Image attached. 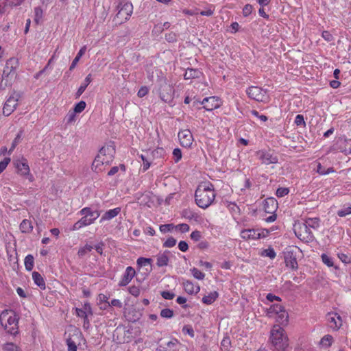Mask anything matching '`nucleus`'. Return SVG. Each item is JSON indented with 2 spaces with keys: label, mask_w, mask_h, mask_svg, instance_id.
Instances as JSON below:
<instances>
[{
  "label": "nucleus",
  "mask_w": 351,
  "mask_h": 351,
  "mask_svg": "<svg viewBox=\"0 0 351 351\" xmlns=\"http://www.w3.org/2000/svg\"><path fill=\"white\" fill-rule=\"evenodd\" d=\"M216 197L214 185L210 182H200L195 191V202L198 207L206 209L212 205Z\"/></svg>",
  "instance_id": "f257e3e1"
},
{
  "label": "nucleus",
  "mask_w": 351,
  "mask_h": 351,
  "mask_svg": "<svg viewBox=\"0 0 351 351\" xmlns=\"http://www.w3.org/2000/svg\"><path fill=\"white\" fill-rule=\"evenodd\" d=\"M114 154L115 146L113 143L104 145L92 163V170L97 173L104 171L105 166L109 165L113 161Z\"/></svg>",
  "instance_id": "f03ea898"
},
{
  "label": "nucleus",
  "mask_w": 351,
  "mask_h": 351,
  "mask_svg": "<svg viewBox=\"0 0 351 351\" xmlns=\"http://www.w3.org/2000/svg\"><path fill=\"white\" fill-rule=\"evenodd\" d=\"M269 341L277 351H287L289 340L285 330L279 325L273 326L270 331Z\"/></svg>",
  "instance_id": "7ed1b4c3"
},
{
  "label": "nucleus",
  "mask_w": 351,
  "mask_h": 351,
  "mask_svg": "<svg viewBox=\"0 0 351 351\" xmlns=\"http://www.w3.org/2000/svg\"><path fill=\"white\" fill-rule=\"evenodd\" d=\"M19 321V316L13 310L5 309L0 314V324L10 335L18 334Z\"/></svg>",
  "instance_id": "20e7f679"
},
{
  "label": "nucleus",
  "mask_w": 351,
  "mask_h": 351,
  "mask_svg": "<svg viewBox=\"0 0 351 351\" xmlns=\"http://www.w3.org/2000/svg\"><path fill=\"white\" fill-rule=\"evenodd\" d=\"M19 67V61L14 58H11L6 61L2 74L1 86L5 88L10 86L16 78V71Z\"/></svg>",
  "instance_id": "39448f33"
},
{
  "label": "nucleus",
  "mask_w": 351,
  "mask_h": 351,
  "mask_svg": "<svg viewBox=\"0 0 351 351\" xmlns=\"http://www.w3.org/2000/svg\"><path fill=\"white\" fill-rule=\"evenodd\" d=\"M80 213L82 217L73 224L72 230H78L83 227L93 224L100 215L99 211H93L89 207L83 208Z\"/></svg>",
  "instance_id": "423d86ee"
},
{
  "label": "nucleus",
  "mask_w": 351,
  "mask_h": 351,
  "mask_svg": "<svg viewBox=\"0 0 351 351\" xmlns=\"http://www.w3.org/2000/svg\"><path fill=\"white\" fill-rule=\"evenodd\" d=\"M13 166L16 174L19 176L27 179L29 182L35 180L34 176L31 173L27 159L24 156L14 160Z\"/></svg>",
  "instance_id": "0eeeda50"
},
{
  "label": "nucleus",
  "mask_w": 351,
  "mask_h": 351,
  "mask_svg": "<svg viewBox=\"0 0 351 351\" xmlns=\"http://www.w3.org/2000/svg\"><path fill=\"white\" fill-rule=\"evenodd\" d=\"M174 88L167 79L161 80L159 82L158 93L160 99L165 103H171L174 97Z\"/></svg>",
  "instance_id": "6e6552de"
},
{
  "label": "nucleus",
  "mask_w": 351,
  "mask_h": 351,
  "mask_svg": "<svg viewBox=\"0 0 351 351\" xmlns=\"http://www.w3.org/2000/svg\"><path fill=\"white\" fill-rule=\"evenodd\" d=\"M270 231L265 228L245 229L241 232V237L244 240H256L267 237Z\"/></svg>",
  "instance_id": "1a4fd4ad"
},
{
  "label": "nucleus",
  "mask_w": 351,
  "mask_h": 351,
  "mask_svg": "<svg viewBox=\"0 0 351 351\" xmlns=\"http://www.w3.org/2000/svg\"><path fill=\"white\" fill-rule=\"evenodd\" d=\"M269 313L271 316L276 315V322L280 324H287L289 315L285 307L280 304H275L270 306Z\"/></svg>",
  "instance_id": "9d476101"
},
{
  "label": "nucleus",
  "mask_w": 351,
  "mask_h": 351,
  "mask_svg": "<svg viewBox=\"0 0 351 351\" xmlns=\"http://www.w3.org/2000/svg\"><path fill=\"white\" fill-rule=\"evenodd\" d=\"M247 96L256 101L266 103L269 97L266 90L256 86H251L246 90Z\"/></svg>",
  "instance_id": "9b49d317"
},
{
  "label": "nucleus",
  "mask_w": 351,
  "mask_h": 351,
  "mask_svg": "<svg viewBox=\"0 0 351 351\" xmlns=\"http://www.w3.org/2000/svg\"><path fill=\"white\" fill-rule=\"evenodd\" d=\"M83 335L81 331L77 328H73L69 333V337L66 338V345L68 346V351H77V346L80 344Z\"/></svg>",
  "instance_id": "f8f14e48"
},
{
  "label": "nucleus",
  "mask_w": 351,
  "mask_h": 351,
  "mask_svg": "<svg viewBox=\"0 0 351 351\" xmlns=\"http://www.w3.org/2000/svg\"><path fill=\"white\" fill-rule=\"evenodd\" d=\"M20 97V94L15 91L10 95L3 108V114L5 116H10L15 110L18 106V101Z\"/></svg>",
  "instance_id": "ddd939ff"
},
{
  "label": "nucleus",
  "mask_w": 351,
  "mask_h": 351,
  "mask_svg": "<svg viewBox=\"0 0 351 351\" xmlns=\"http://www.w3.org/2000/svg\"><path fill=\"white\" fill-rule=\"evenodd\" d=\"M294 231L296 237L302 241H311L314 237L311 230L304 223L295 226Z\"/></svg>",
  "instance_id": "4468645a"
},
{
  "label": "nucleus",
  "mask_w": 351,
  "mask_h": 351,
  "mask_svg": "<svg viewBox=\"0 0 351 351\" xmlns=\"http://www.w3.org/2000/svg\"><path fill=\"white\" fill-rule=\"evenodd\" d=\"M194 104H200L203 105V108L207 111H212L217 109L222 105V101L220 97L217 96H211L205 97L202 101H194Z\"/></svg>",
  "instance_id": "2eb2a0df"
},
{
  "label": "nucleus",
  "mask_w": 351,
  "mask_h": 351,
  "mask_svg": "<svg viewBox=\"0 0 351 351\" xmlns=\"http://www.w3.org/2000/svg\"><path fill=\"white\" fill-rule=\"evenodd\" d=\"M178 137L180 145L184 147H191L194 142L193 136L191 132L188 129L180 130Z\"/></svg>",
  "instance_id": "dca6fc26"
},
{
  "label": "nucleus",
  "mask_w": 351,
  "mask_h": 351,
  "mask_svg": "<svg viewBox=\"0 0 351 351\" xmlns=\"http://www.w3.org/2000/svg\"><path fill=\"white\" fill-rule=\"evenodd\" d=\"M256 154L261 162L266 165L276 164L278 161L276 156L267 151L260 150L257 152Z\"/></svg>",
  "instance_id": "f3484780"
},
{
  "label": "nucleus",
  "mask_w": 351,
  "mask_h": 351,
  "mask_svg": "<svg viewBox=\"0 0 351 351\" xmlns=\"http://www.w3.org/2000/svg\"><path fill=\"white\" fill-rule=\"evenodd\" d=\"M326 319L329 327L335 330H339L342 326V319L337 313H328L326 315Z\"/></svg>",
  "instance_id": "a211bd4d"
},
{
  "label": "nucleus",
  "mask_w": 351,
  "mask_h": 351,
  "mask_svg": "<svg viewBox=\"0 0 351 351\" xmlns=\"http://www.w3.org/2000/svg\"><path fill=\"white\" fill-rule=\"evenodd\" d=\"M135 275V269L131 266L127 267L121 280L119 282V285L120 287L128 285L132 281Z\"/></svg>",
  "instance_id": "6ab92c4d"
},
{
  "label": "nucleus",
  "mask_w": 351,
  "mask_h": 351,
  "mask_svg": "<svg viewBox=\"0 0 351 351\" xmlns=\"http://www.w3.org/2000/svg\"><path fill=\"white\" fill-rule=\"evenodd\" d=\"M133 12V5L132 3H124L119 10L117 16L122 21H127L130 19Z\"/></svg>",
  "instance_id": "aec40b11"
},
{
  "label": "nucleus",
  "mask_w": 351,
  "mask_h": 351,
  "mask_svg": "<svg viewBox=\"0 0 351 351\" xmlns=\"http://www.w3.org/2000/svg\"><path fill=\"white\" fill-rule=\"evenodd\" d=\"M285 263L287 267L296 270L298 267V261L293 252L287 251L284 255Z\"/></svg>",
  "instance_id": "412c9836"
},
{
  "label": "nucleus",
  "mask_w": 351,
  "mask_h": 351,
  "mask_svg": "<svg viewBox=\"0 0 351 351\" xmlns=\"http://www.w3.org/2000/svg\"><path fill=\"white\" fill-rule=\"evenodd\" d=\"M278 208V202L274 197H269L265 199L263 202V209L265 213L274 214Z\"/></svg>",
  "instance_id": "4be33fe9"
},
{
  "label": "nucleus",
  "mask_w": 351,
  "mask_h": 351,
  "mask_svg": "<svg viewBox=\"0 0 351 351\" xmlns=\"http://www.w3.org/2000/svg\"><path fill=\"white\" fill-rule=\"evenodd\" d=\"M184 291L189 295L197 294L200 291L198 285H195L192 281L185 280L182 282Z\"/></svg>",
  "instance_id": "5701e85b"
},
{
  "label": "nucleus",
  "mask_w": 351,
  "mask_h": 351,
  "mask_svg": "<svg viewBox=\"0 0 351 351\" xmlns=\"http://www.w3.org/2000/svg\"><path fill=\"white\" fill-rule=\"evenodd\" d=\"M121 208L120 207H117L113 209H110L106 211L104 215L101 216L99 222L102 223L106 221H110L113 218L116 217L121 213Z\"/></svg>",
  "instance_id": "b1692460"
},
{
  "label": "nucleus",
  "mask_w": 351,
  "mask_h": 351,
  "mask_svg": "<svg viewBox=\"0 0 351 351\" xmlns=\"http://www.w3.org/2000/svg\"><path fill=\"white\" fill-rule=\"evenodd\" d=\"M170 252L168 250L165 251L163 253H160L156 256V265L159 267L168 265L169 262Z\"/></svg>",
  "instance_id": "393cba45"
},
{
  "label": "nucleus",
  "mask_w": 351,
  "mask_h": 351,
  "mask_svg": "<svg viewBox=\"0 0 351 351\" xmlns=\"http://www.w3.org/2000/svg\"><path fill=\"white\" fill-rule=\"evenodd\" d=\"M203 75L202 72L196 69H188L185 71L184 78L185 80H191L195 78H199Z\"/></svg>",
  "instance_id": "a878e982"
},
{
  "label": "nucleus",
  "mask_w": 351,
  "mask_h": 351,
  "mask_svg": "<svg viewBox=\"0 0 351 351\" xmlns=\"http://www.w3.org/2000/svg\"><path fill=\"white\" fill-rule=\"evenodd\" d=\"M218 298V292L214 291L213 292L209 293L207 295L204 296L202 299V302L206 305H210L213 304Z\"/></svg>",
  "instance_id": "bb28decb"
},
{
  "label": "nucleus",
  "mask_w": 351,
  "mask_h": 351,
  "mask_svg": "<svg viewBox=\"0 0 351 351\" xmlns=\"http://www.w3.org/2000/svg\"><path fill=\"white\" fill-rule=\"evenodd\" d=\"M32 278L34 283L38 286L41 289L44 290L46 288L45 282L43 276L37 271L32 273Z\"/></svg>",
  "instance_id": "cd10ccee"
},
{
  "label": "nucleus",
  "mask_w": 351,
  "mask_h": 351,
  "mask_svg": "<svg viewBox=\"0 0 351 351\" xmlns=\"http://www.w3.org/2000/svg\"><path fill=\"white\" fill-rule=\"evenodd\" d=\"M91 82H92L91 74H88L86 77L84 82L79 87V88H78V90H77V91L76 93V97H79L85 91L86 88L90 84Z\"/></svg>",
  "instance_id": "c85d7f7f"
},
{
  "label": "nucleus",
  "mask_w": 351,
  "mask_h": 351,
  "mask_svg": "<svg viewBox=\"0 0 351 351\" xmlns=\"http://www.w3.org/2000/svg\"><path fill=\"white\" fill-rule=\"evenodd\" d=\"M19 228L23 233H29L33 230V226L29 220L23 219L20 223Z\"/></svg>",
  "instance_id": "c756f323"
},
{
  "label": "nucleus",
  "mask_w": 351,
  "mask_h": 351,
  "mask_svg": "<svg viewBox=\"0 0 351 351\" xmlns=\"http://www.w3.org/2000/svg\"><path fill=\"white\" fill-rule=\"evenodd\" d=\"M333 341L334 339L332 335H326L321 339L319 341V345L321 347L324 348H328L330 346H331L332 343H333Z\"/></svg>",
  "instance_id": "7c9ffc66"
},
{
  "label": "nucleus",
  "mask_w": 351,
  "mask_h": 351,
  "mask_svg": "<svg viewBox=\"0 0 351 351\" xmlns=\"http://www.w3.org/2000/svg\"><path fill=\"white\" fill-rule=\"evenodd\" d=\"M177 344L176 339L170 341L165 346H160V351H177Z\"/></svg>",
  "instance_id": "2f4dec72"
},
{
  "label": "nucleus",
  "mask_w": 351,
  "mask_h": 351,
  "mask_svg": "<svg viewBox=\"0 0 351 351\" xmlns=\"http://www.w3.org/2000/svg\"><path fill=\"white\" fill-rule=\"evenodd\" d=\"M86 47L84 46L82 47L80 51H78L77 56H75V58L73 59L70 67H69V70L70 71H72L73 69H75V67L76 66L77 62H79V60H80V58H82V56L84 54L85 51H86Z\"/></svg>",
  "instance_id": "473e14b6"
},
{
  "label": "nucleus",
  "mask_w": 351,
  "mask_h": 351,
  "mask_svg": "<svg viewBox=\"0 0 351 351\" xmlns=\"http://www.w3.org/2000/svg\"><path fill=\"white\" fill-rule=\"evenodd\" d=\"M304 224L310 229H316L319 226V219L318 218H308L305 221Z\"/></svg>",
  "instance_id": "72a5a7b5"
},
{
  "label": "nucleus",
  "mask_w": 351,
  "mask_h": 351,
  "mask_svg": "<svg viewBox=\"0 0 351 351\" xmlns=\"http://www.w3.org/2000/svg\"><path fill=\"white\" fill-rule=\"evenodd\" d=\"M34 21L36 24H39L43 20V10L40 7H36L34 10Z\"/></svg>",
  "instance_id": "f704fd0d"
},
{
  "label": "nucleus",
  "mask_w": 351,
  "mask_h": 351,
  "mask_svg": "<svg viewBox=\"0 0 351 351\" xmlns=\"http://www.w3.org/2000/svg\"><path fill=\"white\" fill-rule=\"evenodd\" d=\"M108 299H109V298L106 295H105L104 293L99 294V295H98L99 304L101 305L102 304H104V306H101V308L106 309L108 306H110V302H108Z\"/></svg>",
  "instance_id": "c9c22d12"
},
{
  "label": "nucleus",
  "mask_w": 351,
  "mask_h": 351,
  "mask_svg": "<svg viewBox=\"0 0 351 351\" xmlns=\"http://www.w3.org/2000/svg\"><path fill=\"white\" fill-rule=\"evenodd\" d=\"M23 133V131L22 130H21L19 131V132L17 134V135L16 136L15 138L13 140L11 147L8 151L9 154H12V152L14 150V149L16 148L17 145L19 143L21 138L22 137Z\"/></svg>",
  "instance_id": "e433bc0d"
},
{
  "label": "nucleus",
  "mask_w": 351,
  "mask_h": 351,
  "mask_svg": "<svg viewBox=\"0 0 351 351\" xmlns=\"http://www.w3.org/2000/svg\"><path fill=\"white\" fill-rule=\"evenodd\" d=\"M34 257L31 254H28L25 258V267L27 271H31L34 267Z\"/></svg>",
  "instance_id": "4c0bfd02"
},
{
  "label": "nucleus",
  "mask_w": 351,
  "mask_h": 351,
  "mask_svg": "<svg viewBox=\"0 0 351 351\" xmlns=\"http://www.w3.org/2000/svg\"><path fill=\"white\" fill-rule=\"evenodd\" d=\"M317 172L320 175H327L330 173H334L335 169L333 167H330L326 169L320 163H318L317 166Z\"/></svg>",
  "instance_id": "58836bf2"
},
{
  "label": "nucleus",
  "mask_w": 351,
  "mask_h": 351,
  "mask_svg": "<svg viewBox=\"0 0 351 351\" xmlns=\"http://www.w3.org/2000/svg\"><path fill=\"white\" fill-rule=\"evenodd\" d=\"M119 170H121L123 172H125L126 170L125 166L123 164H121L119 165V166L112 167L108 172V176H112L115 175Z\"/></svg>",
  "instance_id": "ea45409f"
},
{
  "label": "nucleus",
  "mask_w": 351,
  "mask_h": 351,
  "mask_svg": "<svg viewBox=\"0 0 351 351\" xmlns=\"http://www.w3.org/2000/svg\"><path fill=\"white\" fill-rule=\"evenodd\" d=\"M351 215V205L349 204L348 206H344V207L337 211V215L341 217H346L347 215Z\"/></svg>",
  "instance_id": "a19ab883"
},
{
  "label": "nucleus",
  "mask_w": 351,
  "mask_h": 351,
  "mask_svg": "<svg viewBox=\"0 0 351 351\" xmlns=\"http://www.w3.org/2000/svg\"><path fill=\"white\" fill-rule=\"evenodd\" d=\"M3 349L4 351H21L20 348L14 343H6L3 345Z\"/></svg>",
  "instance_id": "79ce46f5"
},
{
  "label": "nucleus",
  "mask_w": 351,
  "mask_h": 351,
  "mask_svg": "<svg viewBox=\"0 0 351 351\" xmlns=\"http://www.w3.org/2000/svg\"><path fill=\"white\" fill-rule=\"evenodd\" d=\"M231 346V341L229 337H224L221 342V349L224 351H228Z\"/></svg>",
  "instance_id": "37998d69"
},
{
  "label": "nucleus",
  "mask_w": 351,
  "mask_h": 351,
  "mask_svg": "<svg viewBox=\"0 0 351 351\" xmlns=\"http://www.w3.org/2000/svg\"><path fill=\"white\" fill-rule=\"evenodd\" d=\"M152 259L149 258L140 257L137 259L136 263L139 267H145L151 265Z\"/></svg>",
  "instance_id": "c03bdc74"
},
{
  "label": "nucleus",
  "mask_w": 351,
  "mask_h": 351,
  "mask_svg": "<svg viewBox=\"0 0 351 351\" xmlns=\"http://www.w3.org/2000/svg\"><path fill=\"white\" fill-rule=\"evenodd\" d=\"M191 271L193 277L197 280H203L205 277V274L195 267L191 269Z\"/></svg>",
  "instance_id": "a18cd8bd"
},
{
  "label": "nucleus",
  "mask_w": 351,
  "mask_h": 351,
  "mask_svg": "<svg viewBox=\"0 0 351 351\" xmlns=\"http://www.w3.org/2000/svg\"><path fill=\"white\" fill-rule=\"evenodd\" d=\"M262 256H267L270 258L271 259L275 258L276 256V253L275 252L274 250L271 247H269L267 249H265L263 251Z\"/></svg>",
  "instance_id": "49530a36"
},
{
  "label": "nucleus",
  "mask_w": 351,
  "mask_h": 351,
  "mask_svg": "<svg viewBox=\"0 0 351 351\" xmlns=\"http://www.w3.org/2000/svg\"><path fill=\"white\" fill-rule=\"evenodd\" d=\"M92 249L93 247L91 245L86 244L79 249L77 254L79 256H84L85 254L90 252Z\"/></svg>",
  "instance_id": "de8ad7c7"
},
{
  "label": "nucleus",
  "mask_w": 351,
  "mask_h": 351,
  "mask_svg": "<svg viewBox=\"0 0 351 351\" xmlns=\"http://www.w3.org/2000/svg\"><path fill=\"white\" fill-rule=\"evenodd\" d=\"M322 262L329 267H333L334 263L332 258L326 254H322L321 256Z\"/></svg>",
  "instance_id": "09e8293b"
},
{
  "label": "nucleus",
  "mask_w": 351,
  "mask_h": 351,
  "mask_svg": "<svg viewBox=\"0 0 351 351\" xmlns=\"http://www.w3.org/2000/svg\"><path fill=\"white\" fill-rule=\"evenodd\" d=\"M160 315L163 318L169 319L173 317V311L170 308H164L161 310Z\"/></svg>",
  "instance_id": "8fccbe9b"
},
{
  "label": "nucleus",
  "mask_w": 351,
  "mask_h": 351,
  "mask_svg": "<svg viewBox=\"0 0 351 351\" xmlns=\"http://www.w3.org/2000/svg\"><path fill=\"white\" fill-rule=\"evenodd\" d=\"M175 230L185 233L189 231L190 227L187 223H180L175 226Z\"/></svg>",
  "instance_id": "3c124183"
},
{
  "label": "nucleus",
  "mask_w": 351,
  "mask_h": 351,
  "mask_svg": "<svg viewBox=\"0 0 351 351\" xmlns=\"http://www.w3.org/2000/svg\"><path fill=\"white\" fill-rule=\"evenodd\" d=\"M182 152L180 148H176L173 151V158L176 163L178 162L182 159Z\"/></svg>",
  "instance_id": "603ef678"
},
{
  "label": "nucleus",
  "mask_w": 351,
  "mask_h": 351,
  "mask_svg": "<svg viewBox=\"0 0 351 351\" xmlns=\"http://www.w3.org/2000/svg\"><path fill=\"white\" fill-rule=\"evenodd\" d=\"M86 102L84 101H81L77 103L74 107V112L80 113L82 112L86 108Z\"/></svg>",
  "instance_id": "864d4df0"
},
{
  "label": "nucleus",
  "mask_w": 351,
  "mask_h": 351,
  "mask_svg": "<svg viewBox=\"0 0 351 351\" xmlns=\"http://www.w3.org/2000/svg\"><path fill=\"white\" fill-rule=\"evenodd\" d=\"M289 193V189L286 187H280L277 189L276 195L278 197L287 195Z\"/></svg>",
  "instance_id": "5fc2aeb1"
},
{
  "label": "nucleus",
  "mask_w": 351,
  "mask_h": 351,
  "mask_svg": "<svg viewBox=\"0 0 351 351\" xmlns=\"http://www.w3.org/2000/svg\"><path fill=\"white\" fill-rule=\"evenodd\" d=\"M214 12L215 8L213 5H210L206 8V10L201 11L199 14L202 16H210L214 14Z\"/></svg>",
  "instance_id": "6e6d98bb"
},
{
  "label": "nucleus",
  "mask_w": 351,
  "mask_h": 351,
  "mask_svg": "<svg viewBox=\"0 0 351 351\" xmlns=\"http://www.w3.org/2000/svg\"><path fill=\"white\" fill-rule=\"evenodd\" d=\"M254 8L251 4H246L242 10V14L243 16H248L253 11Z\"/></svg>",
  "instance_id": "4d7b16f0"
},
{
  "label": "nucleus",
  "mask_w": 351,
  "mask_h": 351,
  "mask_svg": "<svg viewBox=\"0 0 351 351\" xmlns=\"http://www.w3.org/2000/svg\"><path fill=\"white\" fill-rule=\"evenodd\" d=\"M129 293L134 297H138L141 293V290L138 287L131 286L128 289Z\"/></svg>",
  "instance_id": "13d9d810"
},
{
  "label": "nucleus",
  "mask_w": 351,
  "mask_h": 351,
  "mask_svg": "<svg viewBox=\"0 0 351 351\" xmlns=\"http://www.w3.org/2000/svg\"><path fill=\"white\" fill-rule=\"evenodd\" d=\"M140 158L143 161V168H142V170L143 172L146 171L149 167H150V162L147 160V159L146 158V157L141 154L140 156Z\"/></svg>",
  "instance_id": "bf43d9fd"
},
{
  "label": "nucleus",
  "mask_w": 351,
  "mask_h": 351,
  "mask_svg": "<svg viewBox=\"0 0 351 351\" xmlns=\"http://www.w3.org/2000/svg\"><path fill=\"white\" fill-rule=\"evenodd\" d=\"M294 123L297 126H305L304 116L298 114L295 118Z\"/></svg>",
  "instance_id": "052dcab7"
},
{
  "label": "nucleus",
  "mask_w": 351,
  "mask_h": 351,
  "mask_svg": "<svg viewBox=\"0 0 351 351\" xmlns=\"http://www.w3.org/2000/svg\"><path fill=\"white\" fill-rule=\"evenodd\" d=\"M176 244V240L173 237L168 238L163 243L165 247H172Z\"/></svg>",
  "instance_id": "680f3d73"
},
{
  "label": "nucleus",
  "mask_w": 351,
  "mask_h": 351,
  "mask_svg": "<svg viewBox=\"0 0 351 351\" xmlns=\"http://www.w3.org/2000/svg\"><path fill=\"white\" fill-rule=\"evenodd\" d=\"M175 229V226L173 224H165L160 226V230L162 232H171Z\"/></svg>",
  "instance_id": "e2e57ef3"
},
{
  "label": "nucleus",
  "mask_w": 351,
  "mask_h": 351,
  "mask_svg": "<svg viewBox=\"0 0 351 351\" xmlns=\"http://www.w3.org/2000/svg\"><path fill=\"white\" fill-rule=\"evenodd\" d=\"M149 93V88L145 86H141L138 93H137V95L138 97L140 98H142L143 97H145V95H147Z\"/></svg>",
  "instance_id": "0e129e2a"
},
{
  "label": "nucleus",
  "mask_w": 351,
  "mask_h": 351,
  "mask_svg": "<svg viewBox=\"0 0 351 351\" xmlns=\"http://www.w3.org/2000/svg\"><path fill=\"white\" fill-rule=\"evenodd\" d=\"M10 162V158L9 157L5 158L3 160L0 161V173L6 169Z\"/></svg>",
  "instance_id": "69168bd1"
},
{
  "label": "nucleus",
  "mask_w": 351,
  "mask_h": 351,
  "mask_svg": "<svg viewBox=\"0 0 351 351\" xmlns=\"http://www.w3.org/2000/svg\"><path fill=\"white\" fill-rule=\"evenodd\" d=\"M190 237L194 241H198L202 238V233L200 231L196 230L191 232Z\"/></svg>",
  "instance_id": "338daca9"
},
{
  "label": "nucleus",
  "mask_w": 351,
  "mask_h": 351,
  "mask_svg": "<svg viewBox=\"0 0 351 351\" xmlns=\"http://www.w3.org/2000/svg\"><path fill=\"white\" fill-rule=\"evenodd\" d=\"M161 296L165 300H172L175 297V294L169 291H163L161 292Z\"/></svg>",
  "instance_id": "774afa93"
}]
</instances>
